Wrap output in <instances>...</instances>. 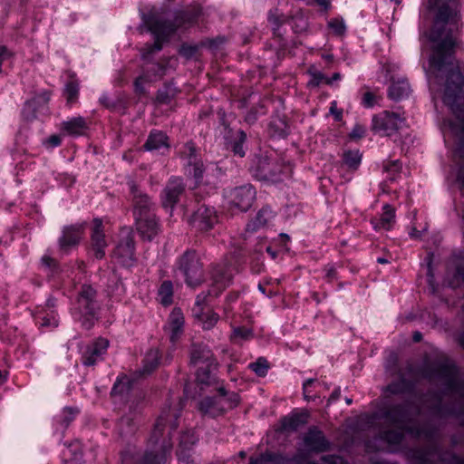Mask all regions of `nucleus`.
Listing matches in <instances>:
<instances>
[{
	"label": "nucleus",
	"mask_w": 464,
	"mask_h": 464,
	"mask_svg": "<svg viewBox=\"0 0 464 464\" xmlns=\"http://www.w3.org/2000/svg\"><path fill=\"white\" fill-rule=\"evenodd\" d=\"M427 1L428 7L436 11L429 34L432 50L429 82L430 89H434L438 80L445 79L440 96L451 117L444 121L441 130L445 142L453 148L456 180L464 197V76L454 63L460 22V0Z\"/></svg>",
	"instance_id": "obj_1"
},
{
	"label": "nucleus",
	"mask_w": 464,
	"mask_h": 464,
	"mask_svg": "<svg viewBox=\"0 0 464 464\" xmlns=\"http://www.w3.org/2000/svg\"><path fill=\"white\" fill-rule=\"evenodd\" d=\"M200 10L194 8L191 12H179L174 22H168L163 19L162 14L157 10H151L149 14H142L143 25L148 28L155 37L153 44L147 45L141 53L144 60L152 53L162 49V43L177 29L190 25L198 16Z\"/></svg>",
	"instance_id": "obj_2"
},
{
	"label": "nucleus",
	"mask_w": 464,
	"mask_h": 464,
	"mask_svg": "<svg viewBox=\"0 0 464 464\" xmlns=\"http://www.w3.org/2000/svg\"><path fill=\"white\" fill-rule=\"evenodd\" d=\"M232 268L227 264H217L213 266L211 279L212 289L208 293L199 294L192 307V314L206 330L211 329L218 321L219 315L212 311L208 305V296L213 295L218 296L232 281Z\"/></svg>",
	"instance_id": "obj_3"
},
{
	"label": "nucleus",
	"mask_w": 464,
	"mask_h": 464,
	"mask_svg": "<svg viewBox=\"0 0 464 464\" xmlns=\"http://www.w3.org/2000/svg\"><path fill=\"white\" fill-rule=\"evenodd\" d=\"M390 419L396 425L397 430H389L384 433L383 439L391 445H398L402 441L404 432H408L413 436L420 437L424 434V430L415 424L411 423L410 418V410L402 406L392 409L390 413Z\"/></svg>",
	"instance_id": "obj_4"
},
{
	"label": "nucleus",
	"mask_w": 464,
	"mask_h": 464,
	"mask_svg": "<svg viewBox=\"0 0 464 464\" xmlns=\"http://www.w3.org/2000/svg\"><path fill=\"white\" fill-rule=\"evenodd\" d=\"M253 174L259 180L275 183L290 178L292 167L276 159L259 157L253 167Z\"/></svg>",
	"instance_id": "obj_5"
},
{
	"label": "nucleus",
	"mask_w": 464,
	"mask_h": 464,
	"mask_svg": "<svg viewBox=\"0 0 464 464\" xmlns=\"http://www.w3.org/2000/svg\"><path fill=\"white\" fill-rule=\"evenodd\" d=\"M179 269L185 276L190 287H196L203 282L202 264L195 251H187L179 261Z\"/></svg>",
	"instance_id": "obj_6"
},
{
	"label": "nucleus",
	"mask_w": 464,
	"mask_h": 464,
	"mask_svg": "<svg viewBox=\"0 0 464 464\" xmlns=\"http://www.w3.org/2000/svg\"><path fill=\"white\" fill-rule=\"evenodd\" d=\"M405 126V119L396 112L384 111L373 116L372 129L382 136H392Z\"/></svg>",
	"instance_id": "obj_7"
},
{
	"label": "nucleus",
	"mask_w": 464,
	"mask_h": 464,
	"mask_svg": "<svg viewBox=\"0 0 464 464\" xmlns=\"http://www.w3.org/2000/svg\"><path fill=\"white\" fill-rule=\"evenodd\" d=\"M180 414V409L178 406L175 408L164 409L156 421L154 430L152 431L150 440L153 443H158L160 437H161L166 429L169 430V434L174 431L178 426V419Z\"/></svg>",
	"instance_id": "obj_8"
},
{
	"label": "nucleus",
	"mask_w": 464,
	"mask_h": 464,
	"mask_svg": "<svg viewBox=\"0 0 464 464\" xmlns=\"http://www.w3.org/2000/svg\"><path fill=\"white\" fill-rule=\"evenodd\" d=\"M113 260L119 265L130 267L135 263L134 241L131 233L126 231L112 253Z\"/></svg>",
	"instance_id": "obj_9"
},
{
	"label": "nucleus",
	"mask_w": 464,
	"mask_h": 464,
	"mask_svg": "<svg viewBox=\"0 0 464 464\" xmlns=\"http://www.w3.org/2000/svg\"><path fill=\"white\" fill-rule=\"evenodd\" d=\"M227 197L232 206L246 211L256 198V190L250 184H246L229 190Z\"/></svg>",
	"instance_id": "obj_10"
},
{
	"label": "nucleus",
	"mask_w": 464,
	"mask_h": 464,
	"mask_svg": "<svg viewBox=\"0 0 464 464\" xmlns=\"http://www.w3.org/2000/svg\"><path fill=\"white\" fill-rule=\"evenodd\" d=\"M185 191V185L179 178H171L161 193V203L164 208L172 212L180 196Z\"/></svg>",
	"instance_id": "obj_11"
},
{
	"label": "nucleus",
	"mask_w": 464,
	"mask_h": 464,
	"mask_svg": "<svg viewBox=\"0 0 464 464\" xmlns=\"http://www.w3.org/2000/svg\"><path fill=\"white\" fill-rule=\"evenodd\" d=\"M190 224L196 229L207 231L218 222L216 210L211 207L200 206L190 218Z\"/></svg>",
	"instance_id": "obj_12"
},
{
	"label": "nucleus",
	"mask_w": 464,
	"mask_h": 464,
	"mask_svg": "<svg viewBox=\"0 0 464 464\" xmlns=\"http://www.w3.org/2000/svg\"><path fill=\"white\" fill-rule=\"evenodd\" d=\"M180 158L186 161L189 174H192L196 179L203 176L204 167L201 160L198 158L197 149L192 142L186 143L179 151Z\"/></svg>",
	"instance_id": "obj_13"
},
{
	"label": "nucleus",
	"mask_w": 464,
	"mask_h": 464,
	"mask_svg": "<svg viewBox=\"0 0 464 464\" xmlns=\"http://www.w3.org/2000/svg\"><path fill=\"white\" fill-rule=\"evenodd\" d=\"M91 241L94 256L98 259L104 257L108 242L105 237L102 221L100 218H94L92 221Z\"/></svg>",
	"instance_id": "obj_14"
},
{
	"label": "nucleus",
	"mask_w": 464,
	"mask_h": 464,
	"mask_svg": "<svg viewBox=\"0 0 464 464\" xmlns=\"http://www.w3.org/2000/svg\"><path fill=\"white\" fill-rule=\"evenodd\" d=\"M108 346V340L103 338H100L86 346L82 353V363L86 366H92L99 361L102 360L103 354L106 353Z\"/></svg>",
	"instance_id": "obj_15"
},
{
	"label": "nucleus",
	"mask_w": 464,
	"mask_h": 464,
	"mask_svg": "<svg viewBox=\"0 0 464 464\" xmlns=\"http://www.w3.org/2000/svg\"><path fill=\"white\" fill-rule=\"evenodd\" d=\"M136 228L140 237L145 240H151L159 232V224L155 214H139L135 218Z\"/></svg>",
	"instance_id": "obj_16"
},
{
	"label": "nucleus",
	"mask_w": 464,
	"mask_h": 464,
	"mask_svg": "<svg viewBox=\"0 0 464 464\" xmlns=\"http://www.w3.org/2000/svg\"><path fill=\"white\" fill-rule=\"evenodd\" d=\"M130 192L132 195L133 214L135 218H138L139 214L145 216L154 213L153 203L150 198L140 190L136 185H130Z\"/></svg>",
	"instance_id": "obj_17"
},
{
	"label": "nucleus",
	"mask_w": 464,
	"mask_h": 464,
	"mask_svg": "<svg viewBox=\"0 0 464 464\" xmlns=\"http://www.w3.org/2000/svg\"><path fill=\"white\" fill-rule=\"evenodd\" d=\"M167 71V65L160 63H151L143 70L142 75L135 81V88L139 92H143L144 82H154L160 80Z\"/></svg>",
	"instance_id": "obj_18"
},
{
	"label": "nucleus",
	"mask_w": 464,
	"mask_h": 464,
	"mask_svg": "<svg viewBox=\"0 0 464 464\" xmlns=\"http://www.w3.org/2000/svg\"><path fill=\"white\" fill-rule=\"evenodd\" d=\"M184 315L179 308H174L169 316L165 332L169 335V341L175 343L183 333Z\"/></svg>",
	"instance_id": "obj_19"
},
{
	"label": "nucleus",
	"mask_w": 464,
	"mask_h": 464,
	"mask_svg": "<svg viewBox=\"0 0 464 464\" xmlns=\"http://www.w3.org/2000/svg\"><path fill=\"white\" fill-rule=\"evenodd\" d=\"M215 362L212 352L208 346L201 343L192 344L190 351V364L198 368Z\"/></svg>",
	"instance_id": "obj_20"
},
{
	"label": "nucleus",
	"mask_w": 464,
	"mask_h": 464,
	"mask_svg": "<svg viewBox=\"0 0 464 464\" xmlns=\"http://www.w3.org/2000/svg\"><path fill=\"white\" fill-rule=\"evenodd\" d=\"M199 410L204 415L217 417L226 411L225 404L220 400L218 394L215 397H207L199 402Z\"/></svg>",
	"instance_id": "obj_21"
},
{
	"label": "nucleus",
	"mask_w": 464,
	"mask_h": 464,
	"mask_svg": "<svg viewBox=\"0 0 464 464\" xmlns=\"http://www.w3.org/2000/svg\"><path fill=\"white\" fill-rule=\"evenodd\" d=\"M82 230L83 227L82 225L65 227L59 240L61 249L66 251L70 246L77 245L82 238Z\"/></svg>",
	"instance_id": "obj_22"
},
{
	"label": "nucleus",
	"mask_w": 464,
	"mask_h": 464,
	"mask_svg": "<svg viewBox=\"0 0 464 464\" xmlns=\"http://www.w3.org/2000/svg\"><path fill=\"white\" fill-rule=\"evenodd\" d=\"M304 445L314 451H324L328 449L329 443L322 431L316 428H311L304 439Z\"/></svg>",
	"instance_id": "obj_23"
},
{
	"label": "nucleus",
	"mask_w": 464,
	"mask_h": 464,
	"mask_svg": "<svg viewBox=\"0 0 464 464\" xmlns=\"http://www.w3.org/2000/svg\"><path fill=\"white\" fill-rule=\"evenodd\" d=\"M143 148L148 151L160 150H168L169 148V138L162 131L152 130L144 143Z\"/></svg>",
	"instance_id": "obj_24"
},
{
	"label": "nucleus",
	"mask_w": 464,
	"mask_h": 464,
	"mask_svg": "<svg viewBox=\"0 0 464 464\" xmlns=\"http://www.w3.org/2000/svg\"><path fill=\"white\" fill-rule=\"evenodd\" d=\"M275 217L274 212L268 207L261 208L256 218L246 225L247 231H256L268 226Z\"/></svg>",
	"instance_id": "obj_25"
},
{
	"label": "nucleus",
	"mask_w": 464,
	"mask_h": 464,
	"mask_svg": "<svg viewBox=\"0 0 464 464\" xmlns=\"http://www.w3.org/2000/svg\"><path fill=\"white\" fill-rule=\"evenodd\" d=\"M411 88L408 81L404 77L392 79V84L389 88V97L392 100H401L410 94Z\"/></svg>",
	"instance_id": "obj_26"
},
{
	"label": "nucleus",
	"mask_w": 464,
	"mask_h": 464,
	"mask_svg": "<svg viewBox=\"0 0 464 464\" xmlns=\"http://www.w3.org/2000/svg\"><path fill=\"white\" fill-rule=\"evenodd\" d=\"M87 121L82 117H75L66 121H63L61 130L68 135H82L87 129Z\"/></svg>",
	"instance_id": "obj_27"
},
{
	"label": "nucleus",
	"mask_w": 464,
	"mask_h": 464,
	"mask_svg": "<svg viewBox=\"0 0 464 464\" xmlns=\"http://www.w3.org/2000/svg\"><path fill=\"white\" fill-rule=\"evenodd\" d=\"M394 209L390 205L383 207V213L379 218H373L372 224L375 229L389 230L394 223Z\"/></svg>",
	"instance_id": "obj_28"
},
{
	"label": "nucleus",
	"mask_w": 464,
	"mask_h": 464,
	"mask_svg": "<svg viewBox=\"0 0 464 464\" xmlns=\"http://www.w3.org/2000/svg\"><path fill=\"white\" fill-rule=\"evenodd\" d=\"M307 415L305 413H296L285 417L282 420V428L285 430H296L306 423Z\"/></svg>",
	"instance_id": "obj_29"
},
{
	"label": "nucleus",
	"mask_w": 464,
	"mask_h": 464,
	"mask_svg": "<svg viewBox=\"0 0 464 464\" xmlns=\"http://www.w3.org/2000/svg\"><path fill=\"white\" fill-rule=\"evenodd\" d=\"M209 364L210 365L200 366L197 370V380L202 384H210L215 379L213 372L216 370V362H213Z\"/></svg>",
	"instance_id": "obj_30"
},
{
	"label": "nucleus",
	"mask_w": 464,
	"mask_h": 464,
	"mask_svg": "<svg viewBox=\"0 0 464 464\" xmlns=\"http://www.w3.org/2000/svg\"><path fill=\"white\" fill-rule=\"evenodd\" d=\"M160 353L157 349H151L143 360L142 373L149 374L159 365Z\"/></svg>",
	"instance_id": "obj_31"
},
{
	"label": "nucleus",
	"mask_w": 464,
	"mask_h": 464,
	"mask_svg": "<svg viewBox=\"0 0 464 464\" xmlns=\"http://www.w3.org/2000/svg\"><path fill=\"white\" fill-rule=\"evenodd\" d=\"M35 320L43 327H56L58 325V320L53 310L46 313L39 311Z\"/></svg>",
	"instance_id": "obj_32"
},
{
	"label": "nucleus",
	"mask_w": 464,
	"mask_h": 464,
	"mask_svg": "<svg viewBox=\"0 0 464 464\" xmlns=\"http://www.w3.org/2000/svg\"><path fill=\"white\" fill-rule=\"evenodd\" d=\"M63 458L66 464H78L82 460V453L79 443H74L63 451Z\"/></svg>",
	"instance_id": "obj_33"
},
{
	"label": "nucleus",
	"mask_w": 464,
	"mask_h": 464,
	"mask_svg": "<svg viewBox=\"0 0 464 464\" xmlns=\"http://www.w3.org/2000/svg\"><path fill=\"white\" fill-rule=\"evenodd\" d=\"M173 286L170 281H164L159 289L160 302L163 305H169L172 303Z\"/></svg>",
	"instance_id": "obj_34"
},
{
	"label": "nucleus",
	"mask_w": 464,
	"mask_h": 464,
	"mask_svg": "<svg viewBox=\"0 0 464 464\" xmlns=\"http://www.w3.org/2000/svg\"><path fill=\"white\" fill-rule=\"evenodd\" d=\"M218 396L225 404L226 411L235 408L238 405L240 399L237 393H227L223 388L218 390Z\"/></svg>",
	"instance_id": "obj_35"
},
{
	"label": "nucleus",
	"mask_w": 464,
	"mask_h": 464,
	"mask_svg": "<svg viewBox=\"0 0 464 464\" xmlns=\"http://www.w3.org/2000/svg\"><path fill=\"white\" fill-rule=\"evenodd\" d=\"M130 390V380L127 376H122L117 380V382L114 383L111 394L116 395H123L129 392Z\"/></svg>",
	"instance_id": "obj_36"
},
{
	"label": "nucleus",
	"mask_w": 464,
	"mask_h": 464,
	"mask_svg": "<svg viewBox=\"0 0 464 464\" xmlns=\"http://www.w3.org/2000/svg\"><path fill=\"white\" fill-rule=\"evenodd\" d=\"M361 160L362 155L359 150H349L343 153V161L349 168L356 169Z\"/></svg>",
	"instance_id": "obj_37"
},
{
	"label": "nucleus",
	"mask_w": 464,
	"mask_h": 464,
	"mask_svg": "<svg viewBox=\"0 0 464 464\" xmlns=\"http://www.w3.org/2000/svg\"><path fill=\"white\" fill-rule=\"evenodd\" d=\"M78 93L79 87L75 82H70L66 84L64 89V96L66 97V101L69 105H72L76 102Z\"/></svg>",
	"instance_id": "obj_38"
},
{
	"label": "nucleus",
	"mask_w": 464,
	"mask_h": 464,
	"mask_svg": "<svg viewBox=\"0 0 464 464\" xmlns=\"http://www.w3.org/2000/svg\"><path fill=\"white\" fill-rule=\"evenodd\" d=\"M249 368L258 376L263 377L268 370V363L265 358H258L255 362L249 364Z\"/></svg>",
	"instance_id": "obj_39"
},
{
	"label": "nucleus",
	"mask_w": 464,
	"mask_h": 464,
	"mask_svg": "<svg viewBox=\"0 0 464 464\" xmlns=\"http://www.w3.org/2000/svg\"><path fill=\"white\" fill-rule=\"evenodd\" d=\"M80 313L84 314H93L95 310L94 301L83 298H78Z\"/></svg>",
	"instance_id": "obj_40"
},
{
	"label": "nucleus",
	"mask_w": 464,
	"mask_h": 464,
	"mask_svg": "<svg viewBox=\"0 0 464 464\" xmlns=\"http://www.w3.org/2000/svg\"><path fill=\"white\" fill-rule=\"evenodd\" d=\"M238 141L235 142L233 147H232V150L234 152L235 155H237L239 157H244L245 155V150H244V148H243V143L246 141V135L244 131L240 130L238 131Z\"/></svg>",
	"instance_id": "obj_41"
},
{
	"label": "nucleus",
	"mask_w": 464,
	"mask_h": 464,
	"mask_svg": "<svg viewBox=\"0 0 464 464\" xmlns=\"http://www.w3.org/2000/svg\"><path fill=\"white\" fill-rule=\"evenodd\" d=\"M276 456L270 452H266L258 457H252L249 464H268L276 461Z\"/></svg>",
	"instance_id": "obj_42"
},
{
	"label": "nucleus",
	"mask_w": 464,
	"mask_h": 464,
	"mask_svg": "<svg viewBox=\"0 0 464 464\" xmlns=\"http://www.w3.org/2000/svg\"><path fill=\"white\" fill-rule=\"evenodd\" d=\"M401 169V163L399 160H392L383 163V170L392 175L391 179H394V175L399 173Z\"/></svg>",
	"instance_id": "obj_43"
},
{
	"label": "nucleus",
	"mask_w": 464,
	"mask_h": 464,
	"mask_svg": "<svg viewBox=\"0 0 464 464\" xmlns=\"http://www.w3.org/2000/svg\"><path fill=\"white\" fill-rule=\"evenodd\" d=\"M328 26L338 35H341L345 32V24L343 19H332L328 22Z\"/></svg>",
	"instance_id": "obj_44"
},
{
	"label": "nucleus",
	"mask_w": 464,
	"mask_h": 464,
	"mask_svg": "<svg viewBox=\"0 0 464 464\" xmlns=\"http://www.w3.org/2000/svg\"><path fill=\"white\" fill-rule=\"evenodd\" d=\"M165 460L164 455H158L152 452L147 453L141 464H162Z\"/></svg>",
	"instance_id": "obj_45"
},
{
	"label": "nucleus",
	"mask_w": 464,
	"mask_h": 464,
	"mask_svg": "<svg viewBox=\"0 0 464 464\" xmlns=\"http://www.w3.org/2000/svg\"><path fill=\"white\" fill-rule=\"evenodd\" d=\"M461 281L464 282V263H461L457 266L454 279L450 282V285L455 287L459 285Z\"/></svg>",
	"instance_id": "obj_46"
},
{
	"label": "nucleus",
	"mask_w": 464,
	"mask_h": 464,
	"mask_svg": "<svg viewBox=\"0 0 464 464\" xmlns=\"http://www.w3.org/2000/svg\"><path fill=\"white\" fill-rule=\"evenodd\" d=\"M252 335V332L245 327H237L233 331V338L246 340Z\"/></svg>",
	"instance_id": "obj_47"
},
{
	"label": "nucleus",
	"mask_w": 464,
	"mask_h": 464,
	"mask_svg": "<svg viewBox=\"0 0 464 464\" xmlns=\"http://www.w3.org/2000/svg\"><path fill=\"white\" fill-rule=\"evenodd\" d=\"M196 440L197 438L194 433L192 431H188L181 435L180 444L187 448L188 445H193L196 442Z\"/></svg>",
	"instance_id": "obj_48"
},
{
	"label": "nucleus",
	"mask_w": 464,
	"mask_h": 464,
	"mask_svg": "<svg viewBox=\"0 0 464 464\" xmlns=\"http://www.w3.org/2000/svg\"><path fill=\"white\" fill-rule=\"evenodd\" d=\"M95 294H96L95 290L92 287L84 285V286H82L78 298H83V299H89V300L94 301Z\"/></svg>",
	"instance_id": "obj_49"
},
{
	"label": "nucleus",
	"mask_w": 464,
	"mask_h": 464,
	"mask_svg": "<svg viewBox=\"0 0 464 464\" xmlns=\"http://www.w3.org/2000/svg\"><path fill=\"white\" fill-rule=\"evenodd\" d=\"M62 142V138L60 135H51L48 139L44 141V144L48 146L49 148L58 147Z\"/></svg>",
	"instance_id": "obj_50"
},
{
	"label": "nucleus",
	"mask_w": 464,
	"mask_h": 464,
	"mask_svg": "<svg viewBox=\"0 0 464 464\" xmlns=\"http://www.w3.org/2000/svg\"><path fill=\"white\" fill-rule=\"evenodd\" d=\"M172 94L168 91H159L157 94V101L160 103H168L170 101Z\"/></svg>",
	"instance_id": "obj_51"
},
{
	"label": "nucleus",
	"mask_w": 464,
	"mask_h": 464,
	"mask_svg": "<svg viewBox=\"0 0 464 464\" xmlns=\"http://www.w3.org/2000/svg\"><path fill=\"white\" fill-rule=\"evenodd\" d=\"M365 133V128L362 125H355L351 132V137L352 138H356V139H359V138H362Z\"/></svg>",
	"instance_id": "obj_52"
},
{
	"label": "nucleus",
	"mask_w": 464,
	"mask_h": 464,
	"mask_svg": "<svg viewBox=\"0 0 464 464\" xmlns=\"http://www.w3.org/2000/svg\"><path fill=\"white\" fill-rule=\"evenodd\" d=\"M197 52V48L194 47V46H182L181 49H180V53L187 57V58H190L192 57Z\"/></svg>",
	"instance_id": "obj_53"
},
{
	"label": "nucleus",
	"mask_w": 464,
	"mask_h": 464,
	"mask_svg": "<svg viewBox=\"0 0 464 464\" xmlns=\"http://www.w3.org/2000/svg\"><path fill=\"white\" fill-rule=\"evenodd\" d=\"M374 95L371 92H366L363 95L362 102L366 107H372L374 105Z\"/></svg>",
	"instance_id": "obj_54"
},
{
	"label": "nucleus",
	"mask_w": 464,
	"mask_h": 464,
	"mask_svg": "<svg viewBox=\"0 0 464 464\" xmlns=\"http://www.w3.org/2000/svg\"><path fill=\"white\" fill-rule=\"evenodd\" d=\"M315 5L321 6L324 11H327L331 7V0H316Z\"/></svg>",
	"instance_id": "obj_55"
},
{
	"label": "nucleus",
	"mask_w": 464,
	"mask_h": 464,
	"mask_svg": "<svg viewBox=\"0 0 464 464\" xmlns=\"http://www.w3.org/2000/svg\"><path fill=\"white\" fill-rule=\"evenodd\" d=\"M42 262L44 265H45L46 266H49V267L55 265V260L48 256H44L42 257Z\"/></svg>",
	"instance_id": "obj_56"
},
{
	"label": "nucleus",
	"mask_w": 464,
	"mask_h": 464,
	"mask_svg": "<svg viewBox=\"0 0 464 464\" xmlns=\"http://www.w3.org/2000/svg\"><path fill=\"white\" fill-rule=\"evenodd\" d=\"M314 382V379L306 380L303 384L304 395L305 398H308V387L313 384Z\"/></svg>",
	"instance_id": "obj_57"
},
{
	"label": "nucleus",
	"mask_w": 464,
	"mask_h": 464,
	"mask_svg": "<svg viewBox=\"0 0 464 464\" xmlns=\"http://www.w3.org/2000/svg\"><path fill=\"white\" fill-rule=\"evenodd\" d=\"M326 276L330 280L335 277V268L334 266H328L326 268Z\"/></svg>",
	"instance_id": "obj_58"
},
{
	"label": "nucleus",
	"mask_w": 464,
	"mask_h": 464,
	"mask_svg": "<svg viewBox=\"0 0 464 464\" xmlns=\"http://www.w3.org/2000/svg\"><path fill=\"white\" fill-rule=\"evenodd\" d=\"M396 363V355L395 354H392L391 355V358L389 359L387 364H386V369L390 372H392V364H395Z\"/></svg>",
	"instance_id": "obj_59"
},
{
	"label": "nucleus",
	"mask_w": 464,
	"mask_h": 464,
	"mask_svg": "<svg viewBox=\"0 0 464 464\" xmlns=\"http://www.w3.org/2000/svg\"><path fill=\"white\" fill-rule=\"evenodd\" d=\"M314 78L315 81V84H319V82H321L324 79V76L323 75V73L317 72L314 74Z\"/></svg>",
	"instance_id": "obj_60"
},
{
	"label": "nucleus",
	"mask_w": 464,
	"mask_h": 464,
	"mask_svg": "<svg viewBox=\"0 0 464 464\" xmlns=\"http://www.w3.org/2000/svg\"><path fill=\"white\" fill-rule=\"evenodd\" d=\"M100 101H101V102H102V104H104L106 107H110V106H111V102H110L109 97H107V96H105V95H103L102 97H101Z\"/></svg>",
	"instance_id": "obj_61"
},
{
	"label": "nucleus",
	"mask_w": 464,
	"mask_h": 464,
	"mask_svg": "<svg viewBox=\"0 0 464 464\" xmlns=\"http://www.w3.org/2000/svg\"><path fill=\"white\" fill-rule=\"evenodd\" d=\"M340 389L335 390L330 396L331 401H336L340 397Z\"/></svg>",
	"instance_id": "obj_62"
},
{
	"label": "nucleus",
	"mask_w": 464,
	"mask_h": 464,
	"mask_svg": "<svg viewBox=\"0 0 464 464\" xmlns=\"http://www.w3.org/2000/svg\"><path fill=\"white\" fill-rule=\"evenodd\" d=\"M388 390L392 392V393H395V392H399L401 390L398 388L397 384H390L388 386Z\"/></svg>",
	"instance_id": "obj_63"
},
{
	"label": "nucleus",
	"mask_w": 464,
	"mask_h": 464,
	"mask_svg": "<svg viewBox=\"0 0 464 464\" xmlns=\"http://www.w3.org/2000/svg\"><path fill=\"white\" fill-rule=\"evenodd\" d=\"M341 79V74L339 72H335L334 73L332 79H327L326 80V82L327 83H332L333 81H337V80H340Z\"/></svg>",
	"instance_id": "obj_64"
}]
</instances>
